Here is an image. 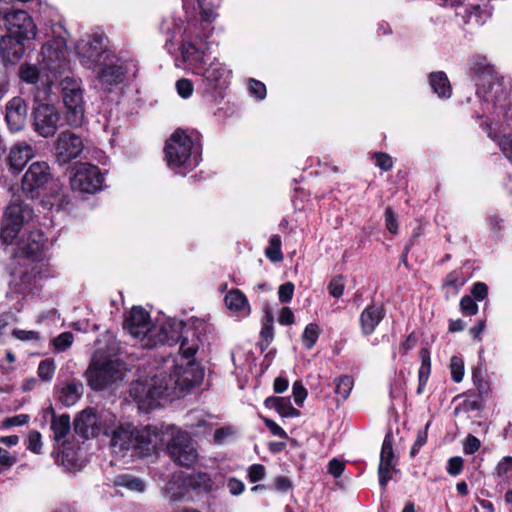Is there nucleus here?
<instances>
[{
    "mask_svg": "<svg viewBox=\"0 0 512 512\" xmlns=\"http://www.w3.org/2000/svg\"><path fill=\"white\" fill-rule=\"evenodd\" d=\"M164 441V433L155 426L138 428L122 424L112 431L110 447L115 454L133 450L135 454L145 456L154 453Z\"/></svg>",
    "mask_w": 512,
    "mask_h": 512,
    "instance_id": "nucleus-1",
    "label": "nucleus"
},
{
    "mask_svg": "<svg viewBox=\"0 0 512 512\" xmlns=\"http://www.w3.org/2000/svg\"><path fill=\"white\" fill-rule=\"evenodd\" d=\"M165 158L169 168L185 174L199 164V147L183 130H176L165 145Z\"/></svg>",
    "mask_w": 512,
    "mask_h": 512,
    "instance_id": "nucleus-2",
    "label": "nucleus"
},
{
    "mask_svg": "<svg viewBox=\"0 0 512 512\" xmlns=\"http://www.w3.org/2000/svg\"><path fill=\"white\" fill-rule=\"evenodd\" d=\"M95 74L96 85L103 90L121 84L127 74L136 76L137 64L132 60H124L116 54L106 57L95 68H89Z\"/></svg>",
    "mask_w": 512,
    "mask_h": 512,
    "instance_id": "nucleus-3",
    "label": "nucleus"
},
{
    "mask_svg": "<svg viewBox=\"0 0 512 512\" xmlns=\"http://www.w3.org/2000/svg\"><path fill=\"white\" fill-rule=\"evenodd\" d=\"M34 217L32 207L13 193L2 220L0 237L5 244H11L21 229Z\"/></svg>",
    "mask_w": 512,
    "mask_h": 512,
    "instance_id": "nucleus-4",
    "label": "nucleus"
},
{
    "mask_svg": "<svg viewBox=\"0 0 512 512\" xmlns=\"http://www.w3.org/2000/svg\"><path fill=\"white\" fill-rule=\"evenodd\" d=\"M166 385L170 396H178L183 392L199 384L203 379V371L194 363L186 362L178 364L174 359L166 361Z\"/></svg>",
    "mask_w": 512,
    "mask_h": 512,
    "instance_id": "nucleus-5",
    "label": "nucleus"
},
{
    "mask_svg": "<svg viewBox=\"0 0 512 512\" xmlns=\"http://www.w3.org/2000/svg\"><path fill=\"white\" fill-rule=\"evenodd\" d=\"M125 365L116 358L95 357L86 371L88 383L93 390H103L121 380Z\"/></svg>",
    "mask_w": 512,
    "mask_h": 512,
    "instance_id": "nucleus-6",
    "label": "nucleus"
},
{
    "mask_svg": "<svg viewBox=\"0 0 512 512\" xmlns=\"http://www.w3.org/2000/svg\"><path fill=\"white\" fill-rule=\"evenodd\" d=\"M471 70L476 81L477 94L480 97L485 101L492 102L500 101L502 97L505 98L506 93L496 75L495 69L488 63L485 57H475Z\"/></svg>",
    "mask_w": 512,
    "mask_h": 512,
    "instance_id": "nucleus-7",
    "label": "nucleus"
},
{
    "mask_svg": "<svg viewBox=\"0 0 512 512\" xmlns=\"http://www.w3.org/2000/svg\"><path fill=\"white\" fill-rule=\"evenodd\" d=\"M130 395L137 402L139 409L148 411L156 408L161 399L170 396L166 385V376L161 372L149 381L133 382Z\"/></svg>",
    "mask_w": 512,
    "mask_h": 512,
    "instance_id": "nucleus-8",
    "label": "nucleus"
},
{
    "mask_svg": "<svg viewBox=\"0 0 512 512\" xmlns=\"http://www.w3.org/2000/svg\"><path fill=\"white\" fill-rule=\"evenodd\" d=\"M60 85L61 96L66 109V120L70 126L79 127L85 119L82 83L79 79L66 77Z\"/></svg>",
    "mask_w": 512,
    "mask_h": 512,
    "instance_id": "nucleus-9",
    "label": "nucleus"
},
{
    "mask_svg": "<svg viewBox=\"0 0 512 512\" xmlns=\"http://www.w3.org/2000/svg\"><path fill=\"white\" fill-rule=\"evenodd\" d=\"M31 116L34 132L43 138L54 136L62 124V115L52 104L38 103Z\"/></svg>",
    "mask_w": 512,
    "mask_h": 512,
    "instance_id": "nucleus-10",
    "label": "nucleus"
},
{
    "mask_svg": "<svg viewBox=\"0 0 512 512\" xmlns=\"http://www.w3.org/2000/svg\"><path fill=\"white\" fill-rule=\"evenodd\" d=\"M104 40L103 36L95 34L78 43L76 47L77 53L80 56L81 63L86 68L97 67L99 62L114 54L106 49Z\"/></svg>",
    "mask_w": 512,
    "mask_h": 512,
    "instance_id": "nucleus-11",
    "label": "nucleus"
},
{
    "mask_svg": "<svg viewBox=\"0 0 512 512\" xmlns=\"http://www.w3.org/2000/svg\"><path fill=\"white\" fill-rule=\"evenodd\" d=\"M51 173L49 165L44 161L32 163L25 172L21 189L29 198L38 197L39 191L50 181Z\"/></svg>",
    "mask_w": 512,
    "mask_h": 512,
    "instance_id": "nucleus-12",
    "label": "nucleus"
},
{
    "mask_svg": "<svg viewBox=\"0 0 512 512\" xmlns=\"http://www.w3.org/2000/svg\"><path fill=\"white\" fill-rule=\"evenodd\" d=\"M103 176L97 166L80 164L76 167L70 184L74 191L94 193L101 188Z\"/></svg>",
    "mask_w": 512,
    "mask_h": 512,
    "instance_id": "nucleus-13",
    "label": "nucleus"
},
{
    "mask_svg": "<svg viewBox=\"0 0 512 512\" xmlns=\"http://www.w3.org/2000/svg\"><path fill=\"white\" fill-rule=\"evenodd\" d=\"M5 25L9 34L22 40L36 37L37 28L33 19L23 10H14L4 15Z\"/></svg>",
    "mask_w": 512,
    "mask_h": 512,
    "instance_id": "nucleus-14",
    "label": "nucleus"
},
{
    "mask_svg": "<svg viewBox=\"0 0 512 512\" xmlns=\"http://www.w3.org/2000/svg\"><path fill=\"white\" fill-rule=\"evenodd\" d=\"M171 458L179 465L190 467L198 458V453L188 434L179 432L168 444Z\"/></svg>",
    "mask_w": 512,
    "mask_h": 512,
    "instance_id": "nucleus-15",
    "label": "nucleus"
},
{
    "mask_svg": "<svg viewBox=\"0 0 512 512\" xmlns=\"http://www.w3.org/2000/svg\"><path fill=\"white\" fill-rule=\"evenodd\" d=\"M54 148L57 160L60 163H67L81 154L83 143L76 134L64 131L57 137Z\"/></svg>",
    "mask_w": 512,
    "mask_h": 512,
    "instance_id": "nucleus-16",
    "label": "nucleus"
},
{
    "mask_svg": "<svg viewBox=\"0 0 512 512\" xmlns=\"http://www.w3.org/2000/svg\"><path fill=\"white\" fill-rule=\"evenodd\" d=\"M124 329L135 339L143 341L152 330L149 313L142 307H133L125 318Z\"/></svg>",
    "mask_w": 512,
    "mask_h": 512,
    "instance_id": "nucleus-17",
    "label": "nucleus"
},
{
    "mask_svg": "<svg viewBox=\"0 0 512 512\" xmlns=\"http://www.w3.org/2000/svg\"><path fill=\"white\" fill-rule=\"evenodd\" d=\"M393 436L391 433L386 434L380 453V463L378 468L379 483L385 488L388 481L392 479V474L396 471L392 461L394 459L393 452Z\"/></svg>",
    "mask_w": 512,
    "mask_h": 512,
    "instance_id": "nucleus-18",
    "label": "nucleus"
},
{
    "mask_svg": "<svg viewBox=\"0 0 512 512\" xmlns=\"http://www.w3.org/2000/svg\"><path fill=\"white\" fill-rule=\"evenodd\" d=\"M182 322H172L161 327L160 342L169 345L180 342V350L185 358H191L196 353V347L188 346V341L181 335Z\"/></svg>",
    "mask_w": 512,
    "mask_h": 512,
    "instance_id": "nucleus-19",
    "label": "nucleus"
},
{
    "mask_svg": "<svg viewBox=\"0 0 512 512\" xmlns=\"http://www.w3.org/2000/svg\"><path fill=\"white\" fill-rule=\"evenodd\" d=\"M5 119L11 132H19L25 127L27 105L23 98L13 97L7 103Z\"/></svg>",
    "mask_w": 512,
    "mask_h": 512,
    "instance_id": "nucleus-20",
    "label": "nucleus"
},
{
    "mask_svg": "<svg viewBox=\"0 0 512 512\" xmlns=\"http://www.w3.org/2000/svg\"><path fill=\"white\" fill-rule=\"evenodd\" d=\"M98 413L93 408L84 409L74 420L75 432L88 439L100 434Z\"/></svg>",
    "mask_w": 512,
    "mask_h": 512,
    "instance_id": "nucleus-21",
    "label": "nucleus"
},
{
    "mask_svg": "<svg viewBox=\"0 0 512 512\" xmlns=\"http://www.w3.org/2000/svg\"><path fill=\"white\" fill-rule=\"evenodd\" d=\"M385 315V310L382 305L371 304L368 305L361 313L359 322L361 331L365 336L371 335Z\"/></svg>",
    "mask_w": 512,
    "mask_h": 512,
    "instance_id": "nucleus-22",
    "label": "nucleus"
},
{
    "mask_svg": "<svg viewBox=\"0 0 512 512\" xmlns=\"http://www.w3.org/2000/svg\"><path fill=\"white\" fill-rule=\"evenodd\" d=\"M23 41L11 35L1 38L0 52L5 62L15 64L23 57L25 52Z\"/></svg>",
    "mask_w": 512,
    "mask_h": 512,
    "instance_id": "nucleus-23",
    "label": "nucleus"
},
{
    "mask_svg": "<svg viewBox=\"0 0 512 512\" xmlns=\"http://www.w3.org/2000/svg\"><path fill=\"white\" fill-rule=\"evenodd\" d=\"M33 156L34 150L32 146L25 142H20L11 147L7 156V162L11 169L19 172Z\"/></svg>",
    "mask_w": 512,
    "mask_h": 512,
    "instance_id": "nucleus-24",
    "label": "nucleus"
},
{
    "mask_svg": "<svg viewBox=\"0 0 512 512\" xmlns=\"http://www.w3.org/2000/svg\"><path fill=\"white\" fill-rule=\"evenodd\" d=\"M205 50V45H197L192 41H186L182 44V58L194 73L204 64Z\"/></svg>",
    "mask_w": 512,
    "mask_h": 512,
    "instance_id": "nucleus-25",
    "label": "nucleus"
},
{
    "mask_svg": "<svg viewBox=\"0 0 512 512\" xmlns=\"http://www.w3.org/2000/svg\"><path fill=\"white\" fill-rule=\"evenodd\" d=\"M196 75L203 77L204 81L212 87H217L221 82H225L229 72L217 60L212 61L208 66H201L195 72Z\"/></svg>",
    "mask_w": 512,
    "mask_h": 512,
    "instance_id": "nucleus-26",
    "label": "nucleus"
},
{
    "mask_svg": "<svg viewBox=\"0 0 512 512\" xmlns=\"http://www.w3.org/2000/svg\"><path fill=\"white\" fill-rule=\"evenodd\" d=\"M66 53L67 44L63 37H55L42 47V55L48 65L64 60Z\"/></svg>",
    "mask_w": 512,
    "mask_h": 512,
    "instance_id": "nucleus-27",
    "label": "nucleus"
},
{
    "mask_svg": "<svg viewBox=\"0 0 512 512\" xmlns=\"http://www.w3.org/2000/svg\"><path fill=\"white\" fill-rule=\"evenodd\" d=\"M456 14L461 16L465 23L474 26L483 25L490 17V13L486 8H482L480 5L476 4L460 6L458 7Z\"/></svg>",
    "mask_w": 512,
    "mask_h": 512,
    "instance_id": "nucleus-28",
    "label": "nucleus"
},
{
    "mask_svg": "<svg viewBox=\"0 0 512 512\" xmlns=\"http://www.w3.org/2000/svg\"><path fill=\"white\" fill-rule=\"evenodd\" d=\"M225 304L228 309L240 313L243 316L250 314V306L245 294L239 289L230 290L225 296Z\"/></svg>",
    "mask_w": 512,
    "mask_h": 512,
    "instance_id": "nucleus-29",
    "label": "nucleus"
},
{
    "mask_svg": "<svg viewBox=\"0 0 512 512\" xmlns=\"http://www.w3.org/2000/svg\"><path fill=\"white\" fill-rule=\"evenodd\" d=\"M83 393V385L78 381L64 384L59 391V400L65 406L74 405Z\"/></svg>",
    "mask_w": 512,
    "mask_h": 512,
    "instance_id": "nucleus-30",
    "label": "nucleus"
},
{
    "mask_svg": "<svg viewBox=\"0 0 512 512\" xmlns=\"http://www.w3.org/2000/svg\"><path fill=\"white\" fill-rule=\"evenodd\" d=\"M429 84L440 98H449L452 93V88L447 75L442 72H433L429 76Z\"/></svg>",
    "mask_w": 512,
    "mask_h": 512,
    "instance_id": "nucleus-31",
    "label": "nucleus"
},
{
    "mask_svg": "<svg viewBox=\"0 0 512 512\" xmlns=\"http://www.w3.org/2000/svg\"><path fill=\"white\" fill-rule=\"evenodd\" d=\"M265 406L275 409L283 417H297L299 410L295 409L289 399L283 397H268Z\"/></svg>",
    "mask_w": 512,
    "mask_h": 512,
    "instance_id": "nucleus-32",
    "label": "nucleus"
},
{
    "mask_svg": "<svg viewBox=\"0 0 512 512\" xmlns=\"http://www.w3.org/2000/svg\"><path fill=\"white\" fill-rule=\"evenodd\" d=\"M70 417L67 414L53 415L51 420V430L53 438L56 441L64 439L70 431Z\"/></svg>",
    "mask_w": 512,
    "mask_h": 512,
    "instance_id": "nucleus-33",
    "label": "nucleus"
},
{
    "mask_svg": "<svg viewBox=\"0 0 512 512\" xmlns=\"http://www.w3.org/2000/svg\"><path fill=\"white\" fill-rule=\"evenodd\" d=\"M335 383V393L337 394L338 398L337 401L344 402L350 395L353 386H354V380L351 376L344 375L341 377H338L334 380Z\"/></svg>",
    "mask_w": 512,
    "mask_h": 512,
    "instance_id": "nucleus-34",
    "label": "nucleus"
},
{
    "mask_svg": "<svg viewBox=\"0 0 512 512\" xmlns=\"http://www.w3.org/2000/svg\"><path fill=\"white\" fill-rule=\"evenodd\" d=\"M19 77L23 82L35 85L40 79V70L34 64L24 63L19 68Z\"/></svg>",
    "mask_w": 512,
    "mask_h": 512,
    "instance_id": "nucleus-35",
    "label": "nucleus"
},
{
    "mask_svg": "<svg viewBox=\"0 0 512 512\" xmlns=\"http://www.w3.org/2000/svg\"><path fill=\"white\" fill-rule=\"evenodd\" d=\"M115 484L136 492H142L145 489V484L141 479L128 474L118 476L115 480Z\"/></svg>",
    "mask_w": 512,
    "mask_h": 512,
    "instance_id": "nucleus-36",
    "label": "nucleus"
},
{
    "mask_svg": "<svg viewBox=\"0 0 512 512\" xmlns=\"http://www.w3.org/2000/svg\"><path fill=\"white\" fill-rule=\"evenodd\" d=\"M466 281L467 279L461 270H454L446 276L444 285L447 288H450L452 293L455 295L459 292Z\"/></svg>",
    "mask_w": 512,
    "mask_h": 512,
    "instance_id": "nucleus-37",
    "label": "nucleus"
},
{
    "mask_svg": "<svg viewBox=\"0 0 512 512\" xmlns=\"http://www.w3.org/2000/svg\"><path fill=\"white\" fill-rule=\"evenodd\" d=\"M265 254L272 262H279L283 259L281 251V238L279 235H272L269 240V247L266 248Z\"/></svg>",
    "mask_w": 512,
    "mask_h": 512,
    "instance_id": "nucleus-38",
    "label": "nucleus"
},
{
    "mask_svg": "<svg viewBox=\"0 0 512 512\" xmlns=\"http://www.w3.org/2000/svg\"><path fill=\"white\" fill-rule=\"evenodd\" d=\"M98 417H99V421H98V424L99 426L101 427L100 429V434H105V435H112V431L117 428L116 427V417L110 413V412H107V411H102L101 413L98 414Z\"/></svg>",
    "mask_w": 512,
    "mask_h": 512,
    "instance_id": "nucleus-39",
    "label": "nucleus"
},
{
    "mask_svg": "<svg viewBox=\"0 0 512 512\" xmlns=\"http://www.w3.org/2000/svg\"><path fill=\"white\" fill-rule=\"evenodd\" d=\"M55 363L51 359L43 360L39 363L37 368L38 377L45 382H49L52 380L55 373Z\"/></svg>",
    "mask_w": 512,
    "mask_h": 512,
    "instance_id": "nucleus-40",
    "label": "nucleus"
},
{
    "mask_svg": "<svg viewBox=\"0 0 512 512\" xmlns=\"http://www.w3.org/2000/svg\"><path fill=\"white\" fill-rule=\"evenodd\" d=\"M319 332L320 330L317 324L311 323L306 326L302 335V342L307 349H311L315 345Z\"/></svg>",
    "mask_w": 512,
    "mask_h": 512,
    "instance_id": "nucleus-41",
    "label": "nucleus"
},
{
    "mask_svg": "<svg viewBox=\"0 0 512 512\" xmlns=\"http://www.w3.org/2000/svg\"><path fill=\"white\" fill-rule=\"evenodd\" d=\"M74 341V335L71 332H63L52 339V345L57 352L66 351Z\"/></svg>",
    "mask_w": 512,
    "mask_h": 512,
    "instance_id": "nucleus-42",
    "label": "nucleus"
},
{
    "mask_svg": "<svg viewBox=\"0 0 512 512\" xmlns=\"http://www.w3.org/2000/svg\"><path fill=\"white\" fill-rule=\"evenodd\" d=\"M421 366L418 372L420 385H425L431 371L430 355L428 350H421Z\"/></svg>",
    "mask_w": 512,
    "mask_h": 512,
    "instance_id": "nucleus-43",
    "label": "nucleus"
},
{
    "mask_svg": "<svg viewBox=\"0 0 512 512\" xmlns=\"http://www.w3.org/2000/svg\"><path fill=\"white\" fill-rule=\"evenodd\" d=\"M273 315L270 312H267L265 317L263 318L262 329H261V337L268 345L274 336V328H273Z\"/></svg>",
    "mask_w": 512,
    "mask_h": 512,
    "instance_id": "nucleus-44",
    "label": "nucleus"
},
{
    "mask_svg": "<svg viewBox=\"0 0 512 512\" xmlns=\"http://www.w3.org/2000/svg\"><path fill=\"white\" fill-rule=\"evenodd\" d=\"M31 274L34 279L42 280L54 276V272L48 263L38 262L32 269Z\"/></svg>",
    "mask_w": 512,
    "mask_h": 512,
    "instance_id": "nucleus-45",
    "label": "nucleus"
},
{
    "mask_svg": "<svg viewBox=\"0 0 512 512\" xmlns=\"http://www.w3.org/2000/svg\"><path fill=\"white\" fill-rule=\"evenodd\" d=\"M451 377L454 382L459 383L464 376V362L460 357L453 356L450 360Z\"/></svg>",
    "mask_w": 512,
    "mask_h": 512,
    "instance_id": "nucleus-46",
    "label": "nucleus"
},
{
    "mask_svg": "<svg viewBox=\"0 0 512 512\" xmlns=\"http://www.w3.org/2000/svg\"><path fill=\"white\" fill-rule=\"evenodd\" d=\"M460 310L462 311L463 314L472 316L477 313L478 305L471 296L465 295L461 298Z\"/></svg>",
    "mask_w": 512,
    "mask_h": 512,
    "instance_id": "nucleus-47",
    "label": "nucleus"
},
{
    "mask_svg": "<svg viewBox=\"0 0 512 512\" xmlns=\"http://www.w3.org/2000/svg\"><path fill=\"white\" fill-rule=\"evenodd\" d=\"M193 485L205 492H209L213 489V482L206 473H198L193 479Z\"/></svg>",
    "mask_w": 512,
    "mask_h": 512,
    "instance_id": "nucleus-48",
    "label": "nucleus"
},
{
    "mask_svg": "<svg viewBox=\"0 0 512 512\" xmlns=\"http://www.w3.org/2000/svg\"><path fill=\"white\" fill-rule=\"evenodd\" d=\"M294 295V284L292 282H286L280 285L278 289V297L280 302L288 303L292 300Z\"/></svg>",
    "mask_w": 512,
    "mask_h": 512,
    "instance_id": "nucleus-49",
    "label": "nucleus"
},
{
    "mask_svg": "<svg viewBox=\"0 0 512 512\" xmlns=\"http://www.w3.org/2000/svg\"><path fill=\"white\" fill-rule=\"evenodd\" d=\"M509 471H512V457H503L495 468V473L498 477H508Z\"/></svg>",
    "mask_w": 512,
    "mask_h": 512,
    "instance_id": "nucleus-50",
    "label": "nucleus"
},
{
    "mask_svg": "<svg viewBox=\"0 0 512 512\" xmlns=\"http://www.w3.org/2000/svg\"><path fill=\"white\" fill-rule=\"evenodd\" d=\"M176 90L182 98H189L193 93V84L189 79H179L176 82Z\"/></svg>",
    "mask_w": 512,
    "mask_h": 512,
    "instance_id": "nucleus-51",
    "label": "nucleus"
},
{
    "mask_svg": "<svg viewBox=\"0 0 512 512\" xmlns=\"http://www.w3.org/2000/svg\"><path fill=\"white\" fill-rule=\"evenodd\" d=\"M265 475V467L261 464H253L248 469V479L251 483H255L264 479Z\"/></svg>",
    "mask_w": 512,
    "mask_h": 512,
    "instance_id": "nucleus-52",
    "label": "nucleus"
},
{
    "mask_svg": "<svg viewBox=\"0 0 512 512\" xmlns=\"http://www.w3.org/2000/svg\"><path fill=\"white\" fill-rule=\"evenodd\" d=\"M328 291L334 298L341 297L344 291V279L342 277L332 279L328 285Z\"/></svg>",
    "mask_w": 512,
    "mask_h": 512,
    "instance_id": "nucleus-53",
    "label": "nucleus"
},
{
    "mask_svg": "<svg viewBox=\"0 0 512 512\" xmlns=\"http://www.w3.org/2000/svg\"><path fill=\"white\" fill-rule=\"evenodd\" d=\"M235 433L236 430L232 426L219 428L214 433V442L219 445L223 444L226 439L234 436Z\"/></svg>",
    "mask_w": 512,
    "mask_h": 512,
    "instance_id": "nucleus-54",
    "label": "nucleus"
},
{
    "mask_svg": "<svg viewBox=\"0 0 512 512\" xmlns=\"http://www.w3.org/2000/svg\"><path fill=\"white\" fill-rule=\"evenodd\" d=\"M12 335L20 341H37L40 339V334L37 331H26L22 329H14Z\"/></svg>",
    "mask_w": 512,
    "mask_h": 512,
    "instance_id": "nucleus-55",
    "label": "nucleus"
},
{
    "mask_svg": "<svg viewBox=\"0 0 512 512\" xmlns=\"http://www.w3.org/2000/svg\"><path fill=\"white\" fill-rule=\"evenodd\" d=\"M249 91L258 99H264L266 96V87L265 85L257 81L255 79H250L249 81Z\"/></svg>",
    "mask_w": 512,
    "mask_h": 512,
    "instance_id": "nucleus-56",
    "label": "nucleus"
},
{
    "mask_svg": "<svg viewBox=\"0 0 512 512\" xmlns=\"http://www.w3.org/2000/svg\"><path fill=\"white\" fill-rule=\"evenodd\" d=\"M292 394L297 405H301L307 397V391L300 381L293 383Z\"/></svg>",
    "mask_w": 512,
    "mask_h": 512,
    "instance_id": "nucleus-57",
    "label": "nucleus"
},
{
    "mask_svg": "<svg viewBox=\"0 0 512 512\" xmlns=\"http://www.w3.org/2000/svg\"><path fill=\"white\" fill-rule=\"evenodd\" d=\"M41 447V434L38 431L30 432L28 436V449L34 453H39Z\"/></svg>",
    "mask_w": 512,
    "mask_h": 512,
    "instance_id": "nucleus-58",
    "label": "nucleus"
},
{
    "mask_svg": "<svg viewBox=\"0 0 512 512\" xmlns=\"http://www.w3.org/2000/svg\"><path fill=\"white\" fill-rule=\"evenodd\" d=\"M29 416L26 414H20L13 417L6 418L3 421V427L9 428L14 426H21L28 422Z\"/></svg>",
    "mask_w": 512,
    "mask_h": 512,
    "instance_id": "nucleus-59",
    "label": "nucleus"
},
{
    "mask_svg": "<svg viewBox=\"0 0 512 512\" xmlns=\"http://www.w3.org/2000/svg\"><path fill=\"white\" fill-rule=\"evenodd\" d=\"M375 158H376V165L380 169H382L384 171H388L392 168L393 161H392V158L388 154L376 153Z\"/></svg>",
    "mask_w": 512,
    "mask_h": 512,
    "instance_id": "nucleus-60",
    "label": "nucleus"
},
{
    "mask_svg": "<svg viewBox=\"0 0 512 512\" xmlns=\"http://www.w3.org/2000/svg\"><path fill=\"white\" fill-rule=\"evenodd\" d=\"M385 217H386L387 229L389 230V232L396 234L397 230H398V223H397L396 215L390 207L386 208Z\"/></svg>",
    "mask_w": 512,
    "mask_h": 512,
    "instance_id": "nucleus-61",
    "label": "nucleus"
},
{
    "mask_svg": "<svg viewBox=\"0 0 512 512\" xmlns=\"http://www.w3.org/2000/svg\"><path fill=\"white\" fill-rule=\"evenodd\" d=\"M462 467H463L462 458L458 457V456L452 457L448 461L447 472L452 476H456V475L460 474V472L462 471Z\"/></svg>",
    "mask_w": 512,
    "mask_h": 512,
    "instance_id": "nucleus-62",
    "label": "nucleus"
},
{
    "mask_svg": "<svg viewBox=\"0 0 512 512\" xmlns=\"http://www.w3.org/2000/svg\"><path fill=\"white\" fill-rule=\"evenodd\" d=\"M480 441L478 438H476L473 435H468L465 444H464V451L466 454H473L480 448Z\"/></svg>",
    "mask_w": 512,
    "mask_h": 512,
    "instance_id": "nucleus-63",
    "label": "nucleus"
},
{
    "mask_svg": "<svg viewBox=\"0 0 512 512\" xmlns=\"http://www.w3.org/2000/svg\"><path fill=\"white\" fill-rule=\"evenodd\" d=\"M274 487L277 491L285 493L292 488V483L285 476H278L274 479Z\"/></svg>",
    "mask_w": 512,
    "mask_h": 512,
    "instance_id": "nucleus-64",
    "label": "nucleus"
}]
</instances>
